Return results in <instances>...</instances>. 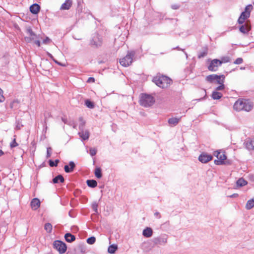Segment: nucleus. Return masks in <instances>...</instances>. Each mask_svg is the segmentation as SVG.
<instances>
[{"mask_svg":"<svg viewBox=\"0 0 254 254\" xmlns=\"http://www.w3.org/2000/svg\"><path fill=\"white\" fill-rule=\"evenodd\" d=\"M253 104L248 100L239 99L234 105V109L238 111H245L249 112L253 108Z\"/></svg>","mask_w":254,"mask_h":254,"instance_id":"1","label":"nucleus"},{"mask_svg":"<svg viewBox=\"0 0 254 254\" xmlns=\"http://www.w3.org/2000/svg\"><path fill=\"white\" fill-rule=\"evenodd\" d=\"M153 81L158 86L162 88L168 87L172 82L170 78L164 75L154 77Z\"/></svg>","mask_w":254,"mask_h":254,"instance_id":"2","label":"nucleus"},{"mask_svg":"<svg viewBox=\"0 0 254 254\" xmlns=\"http://www.w3.org/2000/svg\"><path fill=\"white\" fill-rule=\"evenodd\" d=\"M155 102L153 97L146 94H142L139 100L140 104L145 107H150Z\"/></svg>","mask_w":254,"mask_h":254,"instance_id":"3","label":"nucleus"},{"mask_svg":"<svg viewBox=\"0 0 254 254\" xmlns=\"http://www.w3.org/2000/svg\"><path fill=\"white\" fill-rule=\"evenodd\" d=\"M134 55V52H128L126 57L120 60V64L124 67L130 65L133 61V58Z\"/></svg>","mask_w":254,"mask_h":254,"instance_id":"4","label":"nucleus"},{"mask_svg":"<svg viewBox=\"0 0 254 254\" xmlns=\"http://www.w3.org/2000/svg\"><path fill=\"white\" fill-rule=\"evenodd\" d=\"M214 155L215 156L217 160L214 161V163L217 165H221L225 164V160L226 159V156L224 152L219 151H216L214 152Z\"/></svg>","mask_w":254,"mask_h":254,"instance_id":"5","label":"nucleus"},{"mask_svg":"<svg viewBox=\"0 0 254 254\" xmlns=\"http://www.w3.org/2000/svg\"><path fill=\"white\" fill-rule=\"evenodd\" d=\"M54 247L61 254H64L66 251V246L65 243L61 241H55L54 243Z\"/></svg>","mask_w":254,"mask_h":254,"instance_id":"6","label":"nucleus"},{"mask_svg":"<svg viewBox=\"0 0 254 254\" xmlns=\"http://www.w3.org/2000/svg\"><path fill=\"white\" fill-rule=\"evenodd\" d=\"M102 39L100 35L98 34H95L92 40L90 42V45L94 47H98L102 45Z\"/></svg>","mask_w":254,"mask_h":254,"instance_id":"7","label":"nucleus"},{"mask_svg":"<svg viewBox=\"0 0 254 254\" xmlns=\"http://www.w3.org/2000/svg\"><path fill=\"white\" fill-rule=\"evenodd\" d=\"M221 65V63L219 61V60L214 59L211 61L208 66V69L211 71H216L217 70L218 67Z\"/></svg>","mask_w":254,"mask_h":254,"instance_id":"8","label":"nucleus"},{"mask_svg":"<svg viewBox=\"0 0 254 254\" xmlns=\"http://www.w3.org/2000/svg\"><path fill=\"white\" fill-rule=\"evenodd\" d=\"M212 159V156L207 153L201 154L198 158L200 162L203 163H206Z\"/></svg>","mask_w":254,"mask_h":254,"instance_id":"9","label":"nucleus"},{"mask_svg":"<svg viewBox=\"0 0 254 254\" xmlns=\"http://www.w3.org/2000/svg\"><path fill=\"white\" fill-rule=\"evenodd\" d=\"M250 16V13L246 12H243L240 16L239 17L238 22L240 24H242L245 22V21Z\"/></svg>","mask_w":254,"mask_h":254,"instance_id":"10","label":"nucleus"},{"mask_svg":"<svg viewBox=\"0 0 254 254\" xmlns=\"http://www.w3.org/2000/svg\"><path fill=\"white\" fill-rule=\"evenodd\" d=\"M251 26L248 22H246L244 25L240 26L239 30L243 34H248L251 30Z\"/></svg>","mask_w":254,"mask_h":254,"instance_id":"11","label":"nucleus"},{"mask_svg":"<svg viewBox=\"0 0 254 254\" xmlns=\"http://www.w3.org/2000/svg\"><path fill=\"white\" fill-rule=\"evenodd\" d=\"M245 144L247 149L254 151V138L248 139Z\"/></svg>","mask_w":254,"mask_h":254,"instance_id":"12","label":"nucleus"},{"mask_svg":"<svg viewBox=\"0 0 254 254\" xmlns=\"http://www.w3.org/2000/svg\"><path fill=\"white\" fill-rule=\"evenodd\" d=\"M80 137L84 140H87L89 137V132L88 130H83L82 129L78 132Z\"/></svg>","mask_w":254,"mask_h":254,"instance_id":"13","label":"nucleus"},{"mask_svg":"<svg viewBox=\"0 0 254 254\" xmlns=\"http://www.w3.org/2000/svg\"><path fill=\"white\" fill-rule=\"evenodd\" d=\"M75 167V164L73 161H70L69 166L65 165L64 167V171L66 173H71L73 171L74 168Z\"/></svg>","mask_w":254,"mask_h":254,"instance_id":"14","label":"nucleus"},{"mask_svg":"<svg viewBox=\"0 0 254 254\" xmlns=\"http://www.w3.org/2000/svg\"><path fill=\"white\" fill-rule=\"evenodd\" d=\"M40 205V201L38 198H34L31 202V206L32 209H37Z\"/></svg>","mask_w":254,"mask_h":254,"instance_id":"15","label":"nucleus"},{"mask_svg":"<svg viewBox=\"0 0 254 254\" xmlns=\"http://www.w3.org/2000/svg\"><path fill=\"white\" fill-rule=\"evenodd\" d=\"M72 5V1L71 0H65V1L62 4L60 9L61 10H68Z\"/></svg>","mask_w":254,"mask_h":254,"instance_id":"16","label":"nucleus"},{"mask_svg":"<svg viewBox=\"0 0 254 254\" xmlns=\"http://www.w3.org/2000/svg\"><path fill=\"white\" fill-rule=\"evenodd\" d=\"M40 9V6L37 4L34 3L31 5L30 7V11L33 14H37Z\"/></svg>","mask_w":254,"mask_h":254,"instance_id":"17","label":"nucleus"},{"mask_svg":"<svg viewBox=\"0 0 254 254\" xmlns=\"http://www.w3.org/2000/svg\"><path fill=\"white\" fill-rule=\"evenodd\" d=\"M181 117L180 118H172L168 120V123L171 126H176L180 121Z\"/></svg>","mask_w":254,"mask_h":254,"instance_id":"18","label":"nucleus"},{"mask_svg":"<svg viewBox=\"0 0 254 254\" xmlns=\"http://www.w3.org/2000/svg\"><path fill=\"white\" fill-rule=\"evenodd\" d=\"M153 231L151 228L147 227L145 228L142 232V235L146 238H150L152 236Z\"/></svg>","mask_w":254,"mask_h":254,"instance_id":"19","label":"nucleus"},{"mask_svg":"<svg viewBox=\"0 0 254 254\" xmlns=\"http://www.w3.org/2000/svg\"><path fill=\"white\" fill-rule=\"evenodd\" d=\"M219 76L216 74H211L206 77V80L210 83H212L215 81L217 79H219Z\"/></svg>","mask_w":254,"mask_h":254,"instance_id":"20","label":"nucleus"},{"mask_svg":"<svg viewBox=\"0 0 254 254\" xmlns=\"http://www.w3.org/2000/svg\"><path fill=\"white\" fill-rule=\"evenodd\" d=\"M64 238L66 242H72L75 240V237L70 233H66L64 235Z\"/></svg>","mask_w":254,"mask_h":254,"instance_id":"21","label":"nucleus"},{"mask_svg":"<svg viewBox=\"0 0 254 254\" xmlns=\"http://www.w3.org/2000/svg\"><path fill=\"white\" fill-rule=\"evenodd\" d=\"M64 178L61 175H59L53 179V182L54 184L58 183L59 182L63 183L64 182Z\"/></svg>","mask_w":254,"mask_h":254,"instance_id":"22","label":"nucleus"},{"mask_svg":"<svg viewBox=\"0 0 254 254\" xmlns=\"http://www.w3.org/2000/svg\"><path fill=\"white\" fill-rule=\"evenodd\" d=\"M254 207V198L249 200L246 205V208L251 209Z\"/></svg>","mask_w":254,"mask_h":254,"instance_id":"23","label":"nucleus"},{"mask_svg":"<svg viewBox=\"0 0 254 254\" xmlns=\"http://www.w3.org/2000/svg\"><path fill=\"white\" fill-rule=\"evenodd\" d=\"M86 183L88 187L94 188L97 186V183L94 180H88L87 181Z\"/></svg>","mask_w":254,"mask_h":254,"instance_id":"24","label":"nucleus"},{"mask_svg":"<svg viewBox=\"0 0 254 254\" xmlns=\"http://www.w3.org/2000/svg\"><path fill=\"white\" fill-rule=\"evenodd\" d=\"M222 96V94L217 91H214L212 94V98L214 99H219Z\"/></svg>","mask_w":254,"mask_h":254,"instance_id":"25","label":"nucleus"},{"mask_svg":"<svg viewBox=\"0 0 254 254\" xmlns=\"http://www.w3.org/2000/svg\"><path fill=\"white\" fill-rule=\"evenodd\" d=\"M44 229L47 233H51L53 229L52 224L50 223H46L44 225Z\"/></svg>","mask_w":254,"mask_h":254,"instance_id":"26","label":"nucleus"},{"mask_svg":"<svg viewBox=\"0 0 254 254\" xmlns=\"http://www.w3.org/2000/svg\"><path fill=\"white\" fill-rule=\"evenodd\" d=\"M118 249V247L116 245H112L108 248V253L110 254H114Z\"/></svg>","mask_w":254,"mask_h":254,"instance_id":"27","label":"nucleus"},{"mask_svg":"<svg viewBox=\"0 0 254 254\" xmlns=\"http://www.w3.org/2000/svg\"><path fill=\"white\" fill-rule=\"evenodd\" d=\"M247 184V182L243 178H240L237 181V185L239 187H243Z\"/></svg>","mask_w":254,"mask_h":254,"instance_id":"28","label":"nucleus"},{"mask_svg":"<svg viewBox=\"0 0 254 254\" xmlns=\"http://www.w3.org/2000/svg\"><path fill=\"white\" fill-rule=\"evenodd\" d=\"M95 175L97 178H101L102 177L101 169L100 168H96L95 170Z\"/></svg>","mask_w":254,"mask_h":254,"instance_id":"29","label":"nucleus"},{"mask_svg":"<svg viewBox=\"0 0 254 254\" xmlns=\"http://www.w3.org/2000/svg\"><path fill=\"white\" fill-rule=\"evenodd\" d=\"M75 254H84L85 253V250L80 247L75 249Z\"/></svg>","mask_w":254,"mask_h":254,"instance_id":"30","label":"nucleus"},{"mask_svg":"<svg viewBox=\"0 0 254 254\" xmlns=\"http://www.w3.org/2000/svg\"><path fill=\"white\" fill-rule=\"evenodd\" d=\"M27 33L31 37V38L33 40L36 38V35L35 33L32 31V29L29 28L27 30Z\"/></svg>","mask_w":254,"mask_h":254,"instance_id":"31","label":"nucleus"},{"mask_svg":"<svg viewBox=\"0 0 254 254\" xmlns=\"http://www.w3.org/2000/svg\"><path fill=\"white\" fill-rule=\"evenodd\" d=\"M230 61H231L230 58L228 56L223 57L221 58V60H219V61L221 62V64L222 63H227L230 62Z\"/></svg>","mask_w":254,"mask_h":254,"instance_id":"32","label":"nucleus"},{"mask_svg":"<svg viewBox=\"0 0 254 254\" xmlns=\"http://www.w3.org/2000/svg\"><path fill=\"white\" fill-rule=\"evenodd\" d=\"M98 203L94 201L92 204V208L95 213H98Z\"/></svg>","mask_w":254,"mask_h":254,"instance_id":"33","label":"nucleus"},{"mask_svg":"<svg viewBox=\"0 0 254 254\" xmlns=\"http://www.w3.org/2000/svg\"><path fill=\"white\" fill-rule=\"evenodd\" d=\"M85 104L88 108L90 109H93L94 107L93 103L88 100L85 101Z\"/></svg>","mask_w":254,"mask_h":254,"instance_id":"34","label":"nucleus"},{"mask_svg":"<svg viewBox=\"0 0 254 254\" xmlns=\"http://www.w3.org/2000/svg\"><path fill=\"white\" fill-rule=\"evenodd\" d=\"M219 79H217L215 80V82H216L218 84H221L224 83V76L223 75H219Z\"/></svg>","mask_w":254,"mask_h":254,"instance_id":"35","label":"nucleus"},{"mask_svg":"<svg viewBox=\"0 0 254 254\" xmlns=\"http://www.w3.org/2000/svg\"><path fill=\"white\" fill-rule=\"evenodd\" d=\"M79 121H80V124L79 125V129L81 130L82 129H83V127L85 124V122L83 120V119L82 117L79 118Z\"/></svg>","mask_w":254,"mask_h":254,"instance_id":"36","label":"nucleus"},{"mask_svg":"<svg viewBox=\"0 0 254 254\" xmlns=\"http://www.w3.org/2000/svg\"><path fill=\"white\" fill-rule=\"evenodd\" d=\"M96 241V238L94 237H91L87 239V242L88 244L92 245Z\"/></svg>","mask_w":254,"mask_h":254,"instance_id":"37","label":"nucleus"},{"mask_svg":"<svg viewBox=\"0 0 254 254\" xmlns=\"http://www.w3.org/2000/svg\"><path fill=\"white\" fill-rule=\"evenodd\" d=\"M18 145V144L16 142V138L15 135L14 136V138L12 141V142L10 144V146L11 148L16 147Z\"/></svg>","mask_w":254,"mask_h":254,"instance_id":"38","label":"nucleus"},{"mask_svg":"<svg viewBox=\"0 0 254 254\" xmlns=\"http://www.w3.org/2000/svg\"><path fill=\"white\" fill-rule=\"evenodd\" d=\"M59 162V160L58 159L56 160L55 162L53 161L52 160H50L49 165L51 167L57 166Z\"/></svg>","mask_w":254,"mask_h":254,"instance_id":"39","label":"nucleus"},{"mask_svg":"<svg viewBox=\"0 0 254 254\" xmlns=\"http://www.w3.org/2000/svg\"><path fill=\"white\" fill-rule=\"evenodd\" d=\"M253 9V6L251 4L247 5L245 9L244 12L250 13L251 12V11Z\"/></svg>","mask_w":254,"mask_h":254,"instance_id":"40","label":"nucleus"},{"mask_svg":"<svg viewBox=\"0 0 254 254\" xmlns=\"http://www.w3.org/2000/svg\"><path fill=\"white\" fill-rule=\"evenodd\" d=\"M51 152H52V148L50 147H49L47 148V155L46 157L49 158L51 156Z\"/></svg>","mask_w":254,"mask_h":254,"instance_id":"41","label":"nucleus"},{"mask_svg":"<svg viewBox=\"0 0 254 254\" xmlns=\"http://www.w3.org/2000/svg\"><path fill=\"white\" fill-rule=\"evenodd\" d=\"M243 62V60L242 58H237L235 61L234 62V63L235 64H241Z\"/></svg>","mask_w":254,"mask_h":254,"instance_id":"42","label":"nucleus"},{"mask_svg":"<svg viewBox=\"0 0 254 254\" xmlns=\"http://www.w3.org/2000/svg\"><path fill=\"white\" fill-rule=\"evenodd\" d=\"M4 99L5 98L3 95V91L0 88V102H3Z\"/></svg>","mask_w":254,"mask_h":254,"instance_id":"43","label":"nucleus"},{"mask_svg":"<svg viewBox=\"0 0 254 254\" xmlns=\"http://www.w3.org/2000/svg\"><path fill=\"white\" fill-rule=\"evenodd\" d=\"M97 152L95 148H90V154L92 156H93L96 155Z\"/></svg>","mask_w":254,"mask_h":254,"instance_id":"44","label":"nucleus"},{"mask_svg":"<svg viewBox=\"0 0 254 254\" xmlns=\"http://www.w3.org/2000/svg\"><path fill=\"white\" fill-rule=\"evenodd\" d=\"M225 86L223 83L220 84V85L216 88V90H222L224 89Z\"/></svg>","mask_w":254,"mask_h":254,"instance_id":"45","label":"nucleus"},{"mask_svg":"<svg viewBox=\"0 0 254 254\" xmlns=\"http://www.w3.org/2000/svg\"><path fill=\"white\" fill-rule=\"evenodd\" d=\"M51 42V40L50 38H49L48 37H46L43 41V43H44L45 44H49Z\"/></svg>","mask_w":254,"mask_h":254,"instance_id":"46","label":"nucleus"},{"mask_svg":"<svg viewBox=\"0 0 254 254\" xmlns=\"http://www.w3.org/2000/svg\"><path fill=\"white\" fill-rule=\"evenodd\" d=\"M18 104V101L16 100H14L10 104V107L11 108H13V107H14V105L15 104Z\"/></svg>","mask_w":254,"mask_h":254,"instance_id":"47","label":"nucleus"},{"mask_svg":"<svg viewBox=\"0 0 254 254\" xmlns=\"http://www.w3.org/2000/svg\"><path fill=\"white\" fill-rule=\"evenodd\" d=\"M87 82L89 83H93L95 82V79L93 77H90L88 79Z\"/></svg>","mask_w":254,"mask_h":254,"instance_id":"48","label":"nucleus"},{"mask_svg":"<svg viewBox=\"0 0 254 254\" xmlns=\"http://www.w3.org/2000/svg\"><path fill=\"white\" fill-rule=\"evenodd\" d=\"M48 55H49V56L51 59H52L54 61V62H55L56 63L58 64H59V65H62L61 64H60V63H59L58 61H57L56 60H54V59H53V56H52L51 54L48 53Z\"/></svg>","mask_w":254,"mask_h":254,"instance_id":"49","label":"nucleus"},{"mask_svg":"<svg viewBox=\"0 0 254 254\" xmlns=\"http://www.w3.org/2000/svg\"><path fill=\"white\" fill-rule=\"evenodd\" d=\"M172 8L174 9H177L180 7V6L178 4H174L171 6Z\"/></svg>","mask_w":254,"mask_h":254,"instance_id":"50","label":"nucleus"},{"mask_svg":"<svg viewBox=\"0 0 254 254\" xmlns=\"http://www.w3.org/2000/svg\"><path fill=\"white\" fill-rule=\"evenodd\" d=\"M22 125H20V124L17 123V125H16V126L15 128H16V129H18H18H20L21 128V127H22Z\"/></svg>","mask_w":254,"mask_h":254,"instance_id":"51","label":"nucleus"},{"mask_svg":"<svg viewBox=\"0 0 254 254\" xmlns=\"http://www.w3.org/2000/svg\"><path fill=\"white\" fill-rule=\"evenodd\" d=\"M154 215L157 217L158 218H161V215L160 214V213L158 212H156L155 213H154Z\"/></svg>","mask_w":254,"mask_h":254,"instance_id":"52","label":"nucleus"},{"mask_svg":"<svg viewBox=\"0 0 254 254\" xmlns=\"http://www.w3.org/2000/svg\"><path fill=\"white\" fill-rule=\"evenodd\" d=\"M238 196V194L237 193H234L233 194H232L231 195H230L229 197H237Z\"/></svg>","mask_w":254,"mask_h":254,"instance_id":"53","label":"nucleus"},{"mask_svg":"<svg viewBox=\"0 0 254 254\" xmlns=\"http://www.w3.org/2000/svg\"><path fill=\"white\" fill-rule=\"evenodd\" d=\"M35 43L37 45L38 47L40 46V42L39 40L36 41L35 42Z\"/></svg>","mask_w":254,"mask_h":254,"instance_id":"54","label":"nucleus"},{"mask_svg":"<svg viewBox=\"0 0 254 254\" xmlns=\"http://www.w3.org/2000/svg\"><path fill=\"white\" fill-rule=\"evenodd\" d=\"M62 121L63 122H64L65 124H66L67 123V120L64 119V118H62Z\"/></svg>","mask_w":254,"mask_h":254,"instance_id":"55","label":"nucleus"},{"mask_svg":"<svg viewBox=\"0 0 254 254\" xmlns=\"http://www.w3.org/2000/svg\"><path fill=\"white\" fill-rule=\"evenodd\" d=\"M167 238L163 239V242L165 243H167Z\"/></svg>","mask_w":254,"mask_h":254,"instance_id":"56","label":"nucleus"},{"mask_svg":"<svg viewBox=\"0 0 254 254\" xmlns=\"http://www.w3.org/2000/svg\"><path fill=\"white\" fill-rule=\"evenodd\" d=\"M3 154V152L1 150H0V156Z\"/></svg>","mask_w":254,"mask_h":254,"instance_id":"57","label":"nucleus"}]
</instances>
